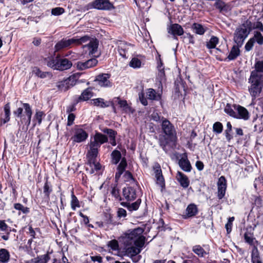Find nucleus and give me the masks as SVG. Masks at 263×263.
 Wrapping results in <instances>:
<instances>
[{
    "instance_id": "nucleus-1",
    "label": "nucleus",
    "mask_w": 263,
    "mask_h": 263,
    "mask_svg": "<svg viewBox=\"0 0 263 263\" xmlns=\"http://www.w3.org/2000/svg\"><path fill=\"white\" fill-rule=\"evenodd\" d=\"M88 42L84 47L87 48L89 54H95L98 49V41L96 39H90L88 36H84L80 38L73 37L68 40L63 39L55 45L56 51L60 50L63 48L70 47L72 44L80 45Z\"/></svg>"
},
{
    "instance_id": "nucleus-2",
    "label": "nucleus",
    "mask_w": 263,
    "mask_h": 263,
    "mask_svg": "<svg viewBox=\"0 0 263 263\" xmlns=\"http://www.w3.org/2000/svg\"><path fill=\"white\" fill-rule=\"evenodd\" d=\"M143 232L144 230L141 228L128 230L119 238V240L125 247L135 245L143 247L146 240Z\"/></svg>"
},
{
    "instance_id": "nucleus-3",
    "label": "nucleus",
    "mask_w": 263,
    "mask_h": 263,
    "mask_svg": "<svg viewBox=\"0 0 263 263\" xmlns=\"http://www.w3.org/2000/svg\"><path fill=\"white\" fill-rule=\"evenodd\" d=\"M249 82L251 83L249 88V91L254 100L259 96L263 86V75H257L256 72H252Z\"/></svg>"
},
{
    "instance_id": "nucleus-4",
    "label": "nucleus",
    "mask_w": 263,
    "mask_h": 263,
    "mask_svg": "<svg viewBox=\"0 0 263 263\" xmlns=\"http://www.w3.org/2000/svg\"><path fill=\"white\" fill-rule=\"evenodd\" d=\"M251 30V22L248 20L237 28L234 34V41L238 46H242Z\"/></svg>"
},
{
    "instance_id": "nucleus-5",
    "label": "nucleus",
    "mask_w": 263,
    "mask_h": 263,
    "mask_svg": "<svg viewBox=\"0 0 263 263\" xmlns=\"http://www.w3.org/2000/svg\"><path fill=\"white\" fill-rule=\"evenodd\" d=\"M13 114L21 119L22 123L25 122L28 126L30 124L32 111L28 103H23V107L17 108L13 111Z\"/></svg>"
},
{
    "instance_id": "nucleus-6",
    "label": "nucleus",
    "mask_w": 263,
    "mask_h": 263,
    "mask_svg": "<svg viewBox=\"0 0 263 263\" xmlns=\"http://www.w3.org/2000/svg\"><path fill=\"white\" fill-rule=\"evenodd\" d=\"M146 97H144L143 93L139 94V98L141 103L144 106L148 105L147 99L152 101H159L161 98V93L156 92V90L153 88H148L145 90Z\"/></svg>"
},
{
    "instance_id": "nucleus-7",
    "label": "nucleus",
    "mask_w": 263,
    "mask_h": 263,
    "mask_svg": "<svg viewBox=\"0 0 263 263\" xmlns=\"http://www.w3.org/2000/svg\"><path fill=\"white\" fill-rule=\"evenodd\" d=\"M162 129L166 136L171 140L176 138V132L174 125L166 119L162 117Z\"/></svg>"
},
{
    "instance_id": "nucleus-8",
    "label": "nucleus",
    "mask_w": 263,
    "mask_h": 263,
    "mask_svg": "<svg viewBox=\"0 0 263 263\" xmlns=\"http://www.w3.org/2000/svg\"><path fill=\"white\" fill-rule=\"evenodd\" d=\"M88 137L87 132L83 128L76 126L74 129V135L71 140L74 143H81L85 141Z\"/></svg>"
},
{
    "instance_id": "nucleus-9",
    "label": "nucleus",
    "mask_w": 263,
    "mask_h": 263,
    "mask_svg": "<svg viewBox=\"0 0 263 263\" xmlns=\"http://www.w3.org/2000/svg\"><path fill=\"white\" fill-rule=\"evenodd\" d=\"M110 75L107 73H102L96 76L95 81L100 87H110L112 83L109 80Z\"/></svg>"
},
{
    "instance_id": "nucleus-10",
    "label": "nucleus",
    "mask_w": 263,
    "mask_h": 263,
    "mask_svg": "<svg viewBox=\"0 0 263 263\" xmlns=\"http://www.w3.org/2000/svg\"><path fill=\"white\" fill-rule=\"evenodd\" d=\"M101 145L96 141L93 138L91 139L89 143V150L87 156L88 158H90L92 160L96 158L98 154V149Z\"/></svg>"
},
{
    "instance_id": "nucleus-11",
    "label": "nucleus",
    "mask_w": 263,
    "mask_h": 263,
    "mask_svg": "<svg viewBox=\"0 0 263 263\" xmlns=\"http://www.w3.org/2000/svg\"><path fill=\"white\" fill-rule=\"evenodd\" d=\"M92 6L93 8L100 10H110L114 8L112 4L108 0H95Z\"/></svg>"
},
{
    "instance_id": "nucleus-12",
    "label": "nucleus",
    "mask_w": 263,
    "mask_h": 263,
    "mask_svg": "<svg viewBox=\"0 0 263 263\" xmlns=\"http://www.w3.org/2000/svg\"><path fill=\"white\" fill-rule=\"evenodd\" d=\"M234 109L236 111V117L235 118L247 120L249 118V113L248 110L239 105H233Z\"/></svg>"
},
{
    "instance_id": "nucleus-13",
    "label": "nucleus",
    "mask_w": 263,
    "mask_h": 263,
    "mask_svg": "<svg viewBox=\"0 0 263 263\" xmlns=\"http://www.w3.org/2000/svg\"><path fill=\"white\" fill-rule=\"evenodd\" d=\"M217 186V196L219 199H221L225 195L227 189L226 180L224 176H222L218 179Z\"/></svg>"
},
{
    "instance_id": "nucleus-14",
    "label": "nucleus",
    "mask_w": 263,
    "mask_h": 263,
    "mask_svg": "<svg viewBox=\"0 0 263 263\" xmlns=\"http://www.w3.org/2000/svg\"><path fill=\"white\" fill-rule=\"evenodd\" d=\"M237 45V46H233L227 58H222L221 57H218L217 55L216 59L219 61H226L228 60L229 61L234 60H235L240 54V50L239 47Z\"/></svg>"
},
{
    "instance_id": "nucleus-15",
    "label": "nucleus",
    "mask_w": 263,
    "mask_h": 263,
    "mask_svg": "<svg viewBox=\"0 0 263 263\" xmlns=\"http://www.w3.org/2000/svg\"><path fill=\"white\" fill-rule=\"evenodd\" d=\"M10 115V106L9 103H7L4 107V112L0 115V125H2L9 121Z\"/></svg>"
},
{
    "instance_id": "nucleus-16",
    "label": "nucleus",
    "mask_w": 263,
    "mask_h": 263,
    "mask_svg": "<svg viewBox=\"0 0 263 263\" xmlns=\"http://www.w3.org/2000/svg\"><path fill=\"white\" fill-rule=\"evenodd\" d=\"M123 195L127 201L134 200L136 198V190L132 187H125L123 190Z\"/></svg>"
},
{
    "instance_id": "nucleus-17",
    "label": "nucleus",
    "mask_w": 263,
    "mask_h": 263,
    "mask_svg": "<svg viewBox=\"0 0 263 263\" xmlns=\"http://www.w3.org/2000/svg\"><path fill=\"white\" fill-rule=\"evenodd\" d=\"M178 164L180 168L184 172H190L192 169V166L189 160L187 159L186 154H184L180 159H179Z\"/></svg>"
},
{
    "instance_id": "nucleus-18",
    "label": "nucleus",
    "mask_w": 263,
    "mask_h": 263,
    "mask_svg": "<svg viewBox=\"0 0 263 263\" xmlns=\"http://www.w3.org/2000/svg\"><path fill=\"white\" fill-rule=\"evenodd\" d=\"M98 61L96 59H91L85 62H78L77 64V68L80 70L89 68L97 65Z\"/></svg>"
},
{
    "instance_id": "nucleus-19",
    "label": "nucleus",
    "mask_w": 263,
    "mask_h": 263,
    "mask_svg": "<svg viewBox=\"0 0 263 263\" xmlns=\"http://www.w3.org/2000/svg\"><path fill=\"white\" fill-rule=\"evenodd\" d=\"M176 178L182 187L183 188H187L189 186L190 184V180L188 177L183 173L178 171L177 173Z\"/></svg>"
},
{
    "instance_id": "nucleus-20",
    "label": "nucleus",
    "mask_w": 263,
    "mask_h": 263,
    "mask_svg": "<svg viewBox=\"0 0 263 263\" xmlns=\"http://www.w3.org/2000/svg\"><path fill=\"white\" fill-rule=\"evenodd\" d=\"M168 32L174 36L181 35L184 33V30L181 25L178 24L171 25L168 28Z\"/></svg>"
},
{
    "instance_id": "nucleus-21",
    "label": "nucleus",
    "mask_w": 263,
    "mask_h": 263,
    "mask_svg": "<svg viewBox=\"0 0 263 263\" xmlns=\"http://www.w3.org/2000/svg\"><path fill=\"white\" fill-rule=\"evenodd\" d=\"M125 253L126 254L130 257L136 256L139 254L141 251V248L142 247H136L135 245L128 246L126 247Z\"/></svg>"
},
{
    "instance_id": "nucleus-22",
    "label": "nucleus",
    "mask_w": 263,
    "mask_h": 263,
    "mask_svg": "<svg viewBox=\"0 0 263 263\" xmlns=\"http://www.w3.org/2000/svg\"><path fill=\"white\" fill-rule=\"evenodd\" d=\"M71 66L72 63L70 61L66 59H60L59 58L57 70H66L70 68Z\"/></svg>"
},
{
    "instance_id": "nucleus-23",
    "label": "nucleus",
    "mask_w": 263,
    "mask_h": 263,
    "mask_svg": "<svg viewBox=\"0 0 263 263\" xmlns=\"http://www.w3.org/2000/svg\"><path fill=\"white\" fill-rule=\"evenodd\" d=\"M93 95L92 88L88 87L83 91L81 96L78 98V101H85L91 98Z\"/></svg>"
},
{
    "instance_id": "nucleus-24",
    "label": "nucleus",
    "mask_w": 263,
    "mask_h": 263,
    "mask_svg": "<svg viewBox=\"0 0 263 263\" xmlns=\"http://www.w3.org/2000/svg\"><path fill=\"white\" fill-rule=\"evenodd\" d=\"M126 166L127 162L125 158H122L121 161L118 166L117 172H116L115 175V178L116 180H118L120 177L121 175L125 171Z\"/></svg>"
},
{
    "instance_id": "nucleus-25",
    "label": "nucleus",
    "mask_w": 263,
    "mask_h": 263,
    "mask_svg": "<svg viewBox=\"0 0 263 263\" xmlns=\"http://www.w3.org/2000/svg\"><path fill=\"white\" fill-rule=\"evenodd\" d=\"M141 203V199H138L134 203H130L128 201L122 202V204L130 211L137 210Z\"/></svg>"
},
{
    "instance_id": "nucleus-26",
    "label": "nucleus",
    "mask_w": 263,
    "mask_h": 263,
    "mask_svg": "<svg viewBox=\"0 0 263 263\" xmlns=\"http://www.w3.org/2000/svg\"><path fill=\"white\" fill-rule=\"evenodd\" d=\"M81 75V73H76L70 76L68 78L65 80L67 82L68 85H69L70 88L76 84L77 83V82L79 81V79H80Z\"/></svg>"
},
{
    "instance_id": "nucleus-27",
    "label": "nucleus",
    "mask_w": 263,
    "mask_h": 263,
    "mask_svg": "<svg viewBox=\"0 0 263 263\" xmlns=\"http://www.w3.org/2000/svg\"><path fill=\"white\" fill-rule=\"evenodd\" d=\"M198 212V209L194 204H189L186 209V214L188 217H193L196 215Z\"/></svg>"
},
{
    "instance_id": "nucleus-28",
    "label": "nucleus",
    "mask_w": 263,
    "mask_h": 263,
    "mask_svg": "<svg viewBox=\"0 0 263 263\" xmlns=\"http://www.w3.org/2000/svg\"><path fill=\"white\" fill-rule=\"evenodd\" d=\"M214 6L218 9L220 12H227L229 10V6L220 0H216Z\"/></svg>"
},
{
    "instance_id": "nucleus-29",
    "label": "nucleus",
    "mask_w": 263,
    "mask_h": 263,
    "mask_svg": "<svg viewBox=\"0 0 263 263\" xmlns=\"http://www.w3.org/2000/svg\"><path fill=\"white\" fill-rule=\"evenodd\" d=\"M192 29L196 34L203 35L205 32V29L203 26L198 23H194L192 26Z\"/></svg>"
},
{
    "instance_id": "nucleus-30",
    "label": "nucleus",
    "mask_w": 263,
    "mask_h": 263,
    "mask_svg": "<svg viewBox=\"0 0 263 263\" xmlns=\"http://www.w3.org/2000/svg\"><path fill=\"white\" fill-rule=\"evenodd\" d=\"M10 258V254L8 251L5 249H0V261L3 263L7 262Z\"/></svg>"
},
{
    "instance_id": "nucleus-31",
    "label": "nucleus",
    "mask_w": 263,
    "mask_h": 263,
    "mask_svg": "<svg viewBox=\"0 0 263 263\" xmlns=\"http://www.w3.org/2000/svg\"><path fill=\"white\" fill-rule=\"evenodd\" d=\"M93 138L97 141L100 145H101L108 141L107 137L105 135L100 133H96Z\"/></svg>"
},
{
    "instance_id": "nucleus-32",
    "label": "nucleus",
    "mask_w": 263,
    "mask_h": 263,
    "mask_svg": "<svg viewBox=\"0 0 263 263\" xmlns=\"http://www.w3.org/2000/svg\"><path fill=\"white\" fill-rule=\"evenodd\" d=\"M59 58L58 56L54 58H49L47 60V65L54 69H57Z\"/></svg>"
},
{
    "instance_id": "nucleus-33",
    "label": "nucleus",
    "mask_w": 263,
    "mask_h": 263,
    "mask_svg": "<svg viewBox=\"0 0 263 263\" xmlns=\"http://www.w3.org/2000/svg\"><path fill=\"white\" fill-rule=\"evenodd\" d=\"M260 254L257 248L254 246L251 252V261L254 262L261 260Z\"/></svg>"
},
{
    "instance_id": "nucleus-34",
    "label": "nucleus",
    "mask_w": 263,
    "mask_h": 263,
    "mask_svg": "<svg viewBox=\"0 0 263 263\" xmlns=\"http://www.w3.org/2000/svg\"><path fill=\"white\" fill-rule=\"evenodd\" d=\"M224 112L232 117H236V111L234 109L233 105L227 104L224 108Z\"/></svg>"
},
{
    "instance_id": "nucleus-35",
    "label": "nucleus",
    "mask_w": 263,
    "mask_h": 263,
    "mask_svg": "<svg viewBox=\"0 0 263 263\" xmlns=\"http://www.w3.org/2000/svg\"><path fill=\"white\" fill-rule=\"evenodd\" d=\"M50 257L48 254H45L44 255H42L40 257H38L37 258H34V259L31 260V263H47V262L49 260Z\"/></svg>"
},
{
    "instance_id": "nucleus-36",
    "label": "nucleus",
    "mask_w": 263,
    "mask_h": 263,
    "mask_svg": "<svg viewBox=\"0 0 263 263\" xmlns=\"http://www.w3.org/2000/svg\"><path fill=\"white\" fill-rule=\"evenodd\" d=\"M71 196V207L72 210L75 211L77 208L80 207V203L77 197L74 195L73 192H72Z\"/></svg>"
},
{
    "instance_id": "nucleus-37",
    "label": "nucleus",
    "mask_w": 263,
    "mask_h": 263,
    "mask_svg": "<svg viewBox=\"0 0 263 263\" xmlns=\"http://www.w3.org/2000/svg\"><path fill=\"white\" fill-rule=\"evenodd\" d=\"M218 42V38L216 36H213L211 37L210 41L206 43V46L209 49L214 48Z\"/></svg>"
},
{
    "instance_id": "nucleus-38",
    "label": "nucleus",
    "mask_w": 263,
    "mask_h": 263,
    "mask_svg": "<svg viewBox=\"0 0 263 263\" xmlns=\"http://www.w3.org/2000/svg\"><path fill=\"white\" fill-rule=\"evenodd\" d=\"M112 162L115 164H117L121 158L120 152L114 150L111 153Z\"/></svg>"
},
{
    "instance_id": "nucleus-39",
    "label": "nucleus",
    "mask_w": 263,
    "mask_h": 263,
    "mask_svg": "<svg viewBox=\"0 0 263 263\" xmlns=\"http://www.w3.org/2000/svg\"><path fill=\"white\" fill-rule=\"evenodd\" d=\"M127 47V46L123 43H120L118 46V51L120 55L124 58H126V51L128 49Z\"/></svg>"
},
{
    "instance_id": "nucleus-40",
    "label": "nucleus",
    "mask_w": 263,
    "mask_h": 263,
    "mask_svg": "<svg viewBox=\"0 0 263 263\" xmlns=\"http://www.w3.org/2000/svg\"><path fill=\"white\" fill-rule=\"evenodd\" d=\"M91 103L94 105L100 106L101 107H105L108 106V105L106 104V102H104V99L101 98H98L92 100Z\"/></svg>"
},
{
    "instance_id": "nucleus-41",
    "label": "nucleus",
    "mask_w": 263,
    "mask_h": 263,
    "mask_svg": "<svg viewBox=\"0 0 263 263\" xmlns=\"http://www.w3.org/2000/svg\"><path fill=\"white\" fill-rule=\"evenodd\" d=\"M52 191L49 182L46 181L43 187V192L48 200H49V195Z\"/></svg>"
},
{
    "instance_id": "nucleus-42",
    "label": "nucleus",
    "mask_w": 263,
    "mask_h": 263,
    "mask_svg": "<svg viewBox=\"0 0 263 263\" xmlns=\"http://www.w3.org/2000/svg\"><path fill=\"white\" fill-rule=\"evenodd\" d=\"M193 251L199 257H203L206 254V252L200 246H195L193 248Z\"/></svg>"
},
{
    "instance_id": "nucleus-43",
    "label": "nucleus",
    "mask_w": 263,
    "mask_h": 263,
    "mask_svg": "<svg viewBox=\"0 0 263 263\" xmlns=\"http://www.w3.org/2000/svg\"><path fill=\"white\" fill-rule=\"evenodd\" d=\"M57 86L59 90L61 91H65L70 88L69 85H68L67 82L65 80L58 82Z\"/></svg>"
},
{
    "instance_id": "nucleus-44",
    "label": "nucleus",
    "mask_w": 263,
    "mask_h": 263,
    "mask_svg": "<svg viewBox=\"0 0 263 263\" xmlns=\"http://www.w3.org/2000/svg\"><path fill=\"white\" fill-rule=\"evenodd\" d=\"M171 141L170 139L168 138H166L164 136H162L160 137L159 138V143L160 145L162 147L164 150L166 149V146L169 144V141ZM173 140H172L173 141Z\"/></svg>"
},
{
    "instance_id": "nucleus-45",
    "label": "nucleus",
    "mask_w": 263,
    "mask_h": 263,
    "mask_svg": "<svg viewBox=\"0 0 263 263\" xmlns=\"http://www.w3.org/2000/svg\"><path fill=\"white\" fill-rule=\"evenodd\" d=\"M129 66L134 68H140L141 66V61L137 58H133L129 63Z\"/></svg>"
},
{
    "instance_id": "nucleus-46",
    "label": "nucleus",
    "mask_w": 263,
    "mask_h": 263,
    "mask_svg": "<svg viewBox=\"0 0 263 263\" xmlns=\"http://www.w3.org/2000/svg\"><path fill=\"white\" fill-rule=\"evenodd\" d=\"M255 70L252 72H256L257 75H263L259 72H263V61H258L255 65Z\"/></svg>"
},
{
    "instance_id": "nucleus-47",
    "label": "nucleus",
    "mask_w": 263,
    "mask_h": 263,
    "mask_svg": "<svg viewBox=\"0 0 263 263\" xmlns=\"http://www.w3.org/2000/svg\"><path fill=\"white\" fill-rule=\"evenodd\" d=\"M45 115L43 111L40 110L36 111L33 118V121L34 120L37 121L38 124L40 125L42 123V118Z\"/></svg>"
},
{
    "instance_id": "nucleus-48",
    "label": "nucleus",
    "mask_w": 263,
    "mask_h": 263,
    "mask_svg": "<svg viewBox=\"0 0 263 263\" xmlns=\"http://www.w3.org/2000/svg\"><path fill=\"white\" fill-rule=\"evenodd\" d=\"M213 132L217 133L220 134L222 132L223 130V125L219 122H215L213 126Z\"/></svg>"
},
{
    "instance_id": "nucleus-49",
    "label": "nucleus",
    "mask_w": 263,
    "mask_h": 263,
    "mask_svg": "<svg viewBox=\"0 0 263 263\" xmlns=\"http://www.w3.org/2000/svg\"><path fill=\"white\" fill-rule=\"evenodd\" d=\"M253 38H254V42L256 41L258 44H263V36L259 32L254 31Z\"/></svg>"
},
{
    "instance_id": "nucleus-50",
    "label": "nucleus",
    "mask_w": 263,
    "mask_h": 263,
    "mask_svg": "<svg viewBox=\"0 0 263 263\" xmlns=\"http://www.w3.org/2000/svg\"><path fill=\"white\" fill-rule=\"evenodd\" d=\"M14 208L17 210L22 211L24 214H27L29 212L28 208L24 206L21 203H15Z\"/></svg>"
},
{
    "instance_id": "nucleus-51",
    "label": "nucleus",
    "mask_w": 263,
    "mask_h": 263,
    "mask_svg": "<svg viewBox=\"0 0 263 263\" xmlns=\"http://www.w3.org/2000/svg\"><path fill=\"white\" fill-rule=\"evenodd\" d=\"M108 245L113 250H117L119 249L118 242L115 239L109 241Z\"/></svg>"
},
{
    "instance_id": "nucleus-52",
    "label": "nucleus",
    "mask_w": 263,
    "mask_h": 263,
    "mask_svg": "<svg viewBox=\"0 0 263 263\" xmlns=\"http://www.w3.org/2000/svg\"><path fill=\"white\" fill-rule=\"evenodd\" d=\"M64 12V9L61 7H56L51 10L52 14L54 15H59L63 14Z\"/></svg>"
},
{
    "instance_id": "nucleus-53",
    "label": "nucleus",
    "mask_w": 263,
    "mask_h": 263,
    "mask_svg": "<svg viewBox=\"0 0 263 263\" xmlns=\"http://www.w3.org/2000/svg\"><path fill=\"white\" fill-rule=\"evenodd\" d=\"M118 102V103L120 105V107L123 108V110H127L129 108L126 101L120 100L119 98H117Z\"/></svg>"
},
{
    "instance_id": "nucleus-54",
    "label": "nucleus",
    "mask_w": 263,
    "mask_h": 263,
    "mask_svg": "<svg viewBox=\"0 0 263 263\" xmlns=\"http://www.w3.org/2000/svg\"><path fill=\"white\" fill-rule=\"evenodd\" d=\"M254 42V38L250 39L245 45L246 50L247 51H250V50H251L253 46Z\"/></svg>"
},
{
    "instance_id": "nucleus-55",
    "label": "nucleus",
    "mask_w": 263,
    "mask_h": 263,
    "mask_svg": "<svg viewBox=\"0 0 263 263\" xmlns=\"http://www.w3.org/2000/svg\"><path fill=\"white\" fill-rule=\"evenodd\" d=\"M33 73L35 74L36 76L41 77L44 78L46 75L44 73L42 72L41 71L36 67H34L32 69Z\"/></svg>"
},
{
    "instance_id": "nucleus-56",
    "label": "nucleus",
    "mask_w": 263,
    "mask_h": 263,
    "mask_svg": "<svg viewBox=\"0 0 263 263\" xmlns=\"http://www.w3.org/2000/svg\"><path fill=\"white\" fill-rule=\"evenodd\" d=\"M124 178L125 181H132L133 182H134L132 174L128 171L125 173Z\"/></svg>"
},
{
    "instance_id": "nucleus-57",
    "label": "nucleus",
    "mask_w": 263,
    "mask_h": 263,
    "mask_svg": "<svg viewBox=\"0 0 263 263\" xmlns=\"http://www.w3.org/2000/svg\"><path fill=\"white\" fill-rule=\"evenodd\" d=\"M157 183L159 184L161 187H163L164 186V179L162 175L156 177Z\"/></svg>"
},
{
    "instance_id": "nucleus-58",
    "label": "nucleus",
    "mask_w": 263,
    "mask_h": 263,
    "mask_svg": "<svg viewBox=\"0 0 263 263\" xmlns=\"http://www.w3.org/2000/svg\"><path fill=\"white\" fill-rule=\"evenodd\" d=\"M151 119L156 122L159 121L160 120L162 121V118L161 119L159 114L156 111H154L152 114Z\"/></svg>"
},
{
    "instance_id": "nucleus-59",
    "label": "nucleus",
    "mask_w": 263,
    "mask_h": 263,
    "mask_svg": "<svg viewBox=\"0 0 263 263\" xmlns=\"http://www.w3.org/2000/svg\"><path fill=\"white\" fill-rule=\"evenodd\" d=\"M252 29H259L260 31H263V25L260 22H257L253 24H251Z\"/></svg>"
},
{
    "instance_id": "nucleus-60",
    "label": "nucleus",
    "mask_w": 263,
    "mask_h": 263,
    "mask_svg": "<svg viewBox=\"0 0 263 263\" xmlns=\"http://www.w3.org/2000/svg\"><path fill=\"white\" fill-rule=\"evenodd\" d=\"M89 159V162L90 163V164H91V166H92V165L94 166V167L95 168L96 170H99L100 169V165L99 163H96L95 162V159L96 158H95L94 159L92 160L90 158H88Z\"/></svg>"
},
{
    "instance_id": "nucleus-61",
    "label": "nucleus",
    "mask_w": 263,
    "mask_h": 263,
    "mask_svg": "<svg viewBox=\"0 0 263 263\" xmlns=\"http://www.w3.org/2000/svg\"><path fill=\"white\" fill-rule=\"evenodd\" d=\"M245 241L249 244H252L253 242V238L251 234L245 233Z\"/></svg>"
},
{
    "instance_id": "nucleus-62",
    "label": "nucleus",
    "mask_w": 263,
    "mask_h": 263,
    "mask_svg": "<svg viewBox=\"0 0 263 263\" xmlns=\"http://www.w3.org/2000/svg\"><path fill=\"white\" fill-rule=\"evenodd\" d=\"M75 119V116L73 114H69L68 117L67 125L71 126L73 123Z\"/></svg>"
},
{
    "instance_id": "nucleus-63",
    "label": "nucleus",
    "mask_w": 263,
    "mask_h": 263,
    "mask_svg": "<svg viewBox=\"0 0 263 263\" xmlns=\"http://www.w3.org/2000/svg\"><path fill=\"white\" fill-rule=\"evenodd\" d=\"M8 226L4 220L0 221V231H6L8 230Z\"/></svg>"
},
{
    "instance_id": "nucleus-64",
    "label": "nucleus",
    "mask_w": 263,
    "mask_h": 263,
    "mask_svg": "<svg viewBox=\"0 0 263 263\" xmlns=\"http://www.w3.org/2000/svg\"><path fill=\"white\" fill-rule=\"evenodd\" d=\"M118 215L120 217H124L126 216V211L122 208H120L118 211Z\"/></svg>"
}]
</instances>
